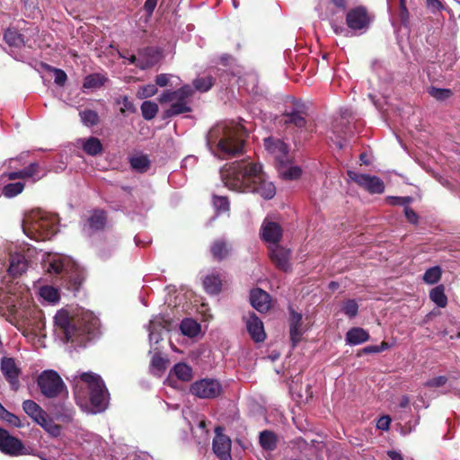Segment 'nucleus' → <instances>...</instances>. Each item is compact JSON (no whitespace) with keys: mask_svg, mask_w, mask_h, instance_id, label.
I'll return each instance as SVG.
<instances>
[{"mask_svg":"<svg viewBox=\"0 0 460 460\" xmlns=\"http://www.w3.org/2000/svg\"><path fill=\"white\" fill-rule=\"evenodd\" d=\"M220 173L225 185L232 190L258 194L264 199L276 194L274 184L267 180L260 163L241 160L226 164Z\"/></svg>","mask_w":460,"mask_h":460,"instance_id":"1","label":"nucleus"},{"mask_svg":"<svg viewBox=\"0 0 460 460\" xmlns=\"http://www.w3.org/2000/svg\"><path fill=\"white\" fill-rule=\"evenodd\" d=\"M54 320L63 340L71 342L75 347H84L100 334L99 319L92 314L86 313L74 317L68 311L61 309L57 312Z\"/></svg>","mask_w":460,"mask_h":460,"instance_id":"2","label":"nucleus"},{"mask_svg":"<svg viewBox=\"0 0 460 460\" xmlns=\"http://www.w3.org/2000/svg\"><path fill=\"white\" fill-rule=\"evenodd\" d=\"M247 131L239 123H220L207 135V145L221 159H228L243 152Z\"/></svg>","mask_w":460,"mask_h":460,"instance_id":"3","label":"nucleus"},{"mask_svg":"<svg viewBox=\"0 0 460 460\" xmlns=\"http://www.w3.org/2000/svg\"><path fill=\"white\" fill-rule=\"evenodd\" d=\"M260 237L261 241L269 243V255L272 263L278 269L288 271V250L279 245L283 237L282 226L266 217L261 226Z\"/></svg>","mask_w":460,"mask_h":460,"instance_id":"4","label":"nucleus"},{"mask_svg":"<svg viewBox=\"0 0 460 460\" xmlns=\"http://www.w3.org/2000/svg\"><path fill=\"white\" fill-rule=\"evenodd\" d=\"M24 234L35 241L51 239L57 233V224L53 217L42 211L33 212L22 224Z\"/></svg>","mask_w":460,"mask_h":460,"instance_id":"5","label":"nucleus"},{"mask_svg":"<svg viewBox=\"0 0 460 460\" xmlns=\"http://www.w3.org/2000/svg\"><path fill=\"white\" fill-rule=\"evenodd\" d=\"M194 90L189 84H184L175 91H164L158 98L160 103L172 102L164 111V118H172L192 111L190 99Z\"/></svg>","mask_w":460,"mask_h":460,"instance_id":"6","label":"nucleus"},{"mask_svg":"<svg viewBox=\"0 0 460 460\" xmlns=\"http://www.w3.org/2000/svg\"><path fill=\"white\" fill-rule=\"evenodd\" d=\"M308 105L299 99L289 96V135L295 144L300 142L308 128Z\"/></svg>","mask_w":460,"mask_h":460,"instance_id":"7","label":"nucleus"},{"mask_svg":"<svg viewBox=\"0 0 460 460\" xmlns=\"http://www.w3.org/2000/svg\"><path fill=\"white\" fill-rule=\"evenodd\" d=\"M79 378L89 389V400L94 411H103L108 405L109 394L101 376L93 372H84Z\"/></svg>","mask_w":460,"mask_h":460,"instance_id":"8","label":"nucleus"},{"mask_svg":"<svg viewBox=\"0 0 460 460\" xmlns=\"http://www.w3.org/2000/svg\"><path fill=\"white\" fill-rule=\"evenodd\" d=\"M264 147L279 176L288 179V146L283 139L269 137L264 138Z\"/></svg>","mask_w":460,"mask_h":460,"instance_id":"9","label":"nucleus"},{"mask_svg":"<svg viewBox=\"0 0 460 460\" xmlns=\"http://www.w3.org/2000/svg\"><path fill=\"white\" fill-rule=\"evenodd\" d=\"M38 386L47 398H57L62 394L68 395L66 386L61 376L55 370H45L38 377Z\"/></svg>","mask_w":460,"mask_h":460,"instance_id":"10","label":"nucleus"},{"mask_svg":"<svg viewBox=\"0 0 460 460\" xmlns=\"http://www.w3.org/2000/svg\"><path fill=\"white\" fill-rule=\"evenodd\" d=\"M346 24L354 34L365 33L370 27L374 16L365 6H357L348 11L346 14Z\"/></svg>","mask_w":460,"mask_h":460,"instance_id":"11","label":"nucleus"},{"mask_svg":"<svg viewBox=\"0 0 460 460\" xmlns=\"http://www.w3.org/2000/svg\"><path fill=\"white\" fill-rule=\"evenodd\" d=\"M347 174L352 181L370 194H381L385 191V183L377 176L359 173L352 170H348Z\"/></svg>","mask_w":460,"mask_h":460,"instance_id":"12","label":"nucleus"},{"mask_svg":"<svg viewBox=\"0 0 460 460\" xmlns=\"http://www.w3.org/2000/svg\"><path fill=\"white\" fill-rule=\"evenodd\" d=\"M191 394L201 399H213L222 393L221 384L211 378H204L194 382L190 389Z\"/></svg>","mask_w":460,"mask_h":460,"instance_id":"13","label":"nucleus"},{"mask_svg":"<svg viewBox=\"0 0 460 460\" xmlns=\"http://www.w3.org/2000/svg\"><path fill=\"white\" fill-rule=\"evenodd\" d=\"M0 451L11 456L27 455V449L22 440L10 435V433L0 428Z\"/></svg>","mask_w":460,"mask_h":460,"instance_id":"14","label":"nucleus"},{"mask_svg":"<svg viewBox=\"0 0 460 460\" xmlns=\"http://www.w3.org/2000/svg\"><path fill=\"white\" fill-rule=\"evenodd\" d=\"M0 370L12 390L18 391L21 386L19 377L22 375V369L15 359L13 358L3 357L0 359Z\"/></svg>","mask_w":460,"mask_h":460,"instance_id":"15","label":"nucleus"},{"mask_svg":"<svg viewBox=\"0 0 460 460\" xmlns=\"http://www.w3.org/2000/svg\"><path fill=\"white\" fill-rule=\"evenodd\" d=\"M224 428L217 426L215 428V438L212 443V448L215 455L220 460H232L231 447L232 441L229 437L223 433Z\"/></svg>","mask_w":460,"mask_h":460,"instance_id":"16","label":"nucleus"},{"mask_svg":"<svg viewBox=\"0 0 460 460\" xmlns=\"http://www.w3.org/2000/svg\"><path fill=\"white\" fill-rule=\"evenodd\" d=\"M84 279V271L75 265H71L62 276L61 285L75 295L80 290Z\"/></svg>","mask_w":460,"mask_h":460,"instance_id":"17","label":"nucleus"},{"mask_svg":"<svg viewBox=\"0 0 460 460\" xmlns=\"http://www.w3.org/2000/svg\"><path fill=\"white\" fill-rule=\"evenodd\" d=\"M246 323V329L252 340L256 342H263L266 339L262 321L253 312H249L247 316H243Z\"/></svg>","mask_w":460,"mask_h":460,"instance_id":"18","label":"nucleus"},{"mask_svg":"<svg viewBox=\"0 0 460 460\" xmlns=\"http://www.w3.org/2000/svg\"><path fill=\"white\" fill-rule=\"evenodd\" d=\"M210 254L215 261L227 260L233 252V245L224 238L216 239L210 245Z\"/></svg>","mask_w":460,"mask_h":460,"instance_id":"19","label":"nucleus"},{"mask_svg":"<svg viewBox=\"0 0 460 460\" xmlns=\"http://www.w3.org/2000/svg\"><path fill=\"white\" fill-rule=\"evenodd\" d=\"M302 318L301 314L289 311V338L293 346H296L302 340V336L305 332Z\"/></svg>","mask_w":460,"mask_h":460,"instance_id":"20","label":"nucleus"},{"mask_svg":"<svg viewBox=\"0 0 460 460\" xmlns=\"http://www.w3.org/2000/svg\"><path fill=\"white\" fill-rule=\"evenodd\" d=\"M250 302L260 313H266L270 308V296L261 288H254L250 293Z\"/></svg>","mask_w":460,"mask_h":460,"instance_id":"21","label":"nucleus"},{"mask_svg":"<svg viewBox=\"0 0 460 460\" xmlns=\"http://www.w3.org/2000/svg\"><path fill=\"white\" fill-rule=\"evenodd\" d=\"M22 409L36 423L46 428L47 414L37 402L32 400H25L22 402Z\"/></svg>","mask_w":460,"mask_h":460,"instance_id":"22","label":"nucleus"},{"mask_svg":"<svg viewBox=\"0 0 460 460\" xmlns=\"http://www.w3.org/2000/svg\"><path fill=\"white\" fill-rule=\"evenodd\" d=\"M28 267V261L22 253L10 254L8 273L13 278L20 277Z\"/></svg>","mask_w":460,"mask_h":460,"instance_id":"23","label":"nucleus"},{"mask_svg":"<svg viewBox=\"0 0 460 460\" xmlns=\"http://www.w3.org/2000/svg\"><path fill=\"white\" fill-rule=\"evenodd\" d=\"M203 288L208 295H218L222 291L223 280L220 273L213 271L204 277L202 281Z\"/></svg>","mask_w":460,"mask_h":460,"instance_id":"24","label":"nucleus"},{"mask_svg":"<svg viewBox=\"0 0 460 460\" xmlns=\"http://www.w3.org/2000/svg\"><path fill=\"white\" fill-rule=\"evenodd\" d=\"M3 39L4 41L11 48L21 49L26 44L24 34L13 26L8 27L4 31Z\"/></svg>","mask_w":460,"mask_h":460,"instance_id":"25","label":"nucleus"},{"mask_svg":"<svg viewBox=\"0 0 460 460\" xmlns=\"http://www.w3.org/2000/svg\"><path fill=\"white\" fill-rule=\"evenodd\" d=\"M88 226L93 231H100L104 229L107 223L106 212L102 209H95L89 217Z\"/></svg>","mask_w":460,"mask_h":460,"instance_id":"26","label":"nucleus"},{"mask_svg":"<svg viewBox=\"0 0 460 460\" xmlns=\"http://www.w3.org/2000/svg\"><path fill=\"white\" fill-rule=\"evenodd\" d=\"M83 150L88 155L96 156L102 154L103 146L98 137H90L84 142Z\"/></svg>","mask_w":460,"mask_h":460,"instance_id":"27","label":"nucleus"},{"mask_svg":"<svg viewBox=\"0 0 460 460\" xmlns=\"http://www.w3.org/2000/svg\"><path fill=\"white\" fill-rule=\"evenodd\" d=\"M368 333L362 328L355 327L348 331L346 341L349 344L357 345L368 341Z\"/></svg>","mask_w":460,"mask_h":460,"instance_id":"28","label":"nucleus"},{"mask_svg":"<svg viewBox=\"0 0 460 460\" xmlns=\"http://www.w3.org/2000/svg\"><path fill=\"white\" fill-rule=\"evenodd\" d=\"M259 442L261 447L267 451H273L277 447V437L270 430H263L260 433Z\"/></svg>","mask_w":460,"mask_h":460,"instance_id":"29","label":"nucleus"},{"mask_svg":"<svg viewBox=\"0 0 460 460\" xmlns=\"http://www.w3.org/2000/svg\"><path fill=\"white\" fill-rule=\"evenodd\" d=\"M182 334L188 337H195L200 332V325L191 318H185L180 324Z\"/></svg>","mask_w":460,"mask_h":460,"instance_id":"30","label":"nucleus"},{"mask_svg":"<svg viewBox=\"0 0 460 460\" xmlns=\"http://www.w3.org/2000/svg\"><path fill=\"white\" fill-rule=\"evenodd\" d=\"M429 298L432 302H434L438 307L444 308L447 305V297L445 295L444 286L439 285L436 288H432L429 292Z\"/></svg>","mask_w":460,"mask_h":460,"instance_id":"31","label":"nucleus"},{"mask_svg":"<svg viewBox=\"0 0 460 460\" xmlns=\"http://www.w3.org/2000/svg\"><path fill=\"white\" fill-rule=\"evenodd\" d=\"M129 164L132 169L138 172H146L150 167V160L147 155L132 156L129 158Z\"/></svg>","mask_w":460,"mask_h":460,"instance_id":"32","label":"nucleus"},{"mask_svg":"<svg viewBox=\"0 0 460 460\" xmlns=\"http://www.w3.org/2000/svg\"><path fill=\"white\" fill-rule=\"evenodd\" d=\"M216 79L212 75H206L203 77H198L193 81V86L195 90L206 93L212 88L215 84Z\"/></svg>","mask_w":460,"mask_h":460,"instance_id":"33","label":"nucleus"},{"mask_svg":"<svg viewBox=\"0 0 460 460\" xmlns=\"http://www.w3.org/2000/svg\"><path fill=\"white\" fill-rule=\"evenodd\" d=\"M107 79L100 74H91L84 77L83 87L87 89L102 86Z\"/></svg>","mask_w":460,"mask_h":460,"instance_id":"34","label":"nucleus"},{"mask_svg":"<svg viewBox=\"0 0 460 460\" xmlns=\"http://www.w3.org/2000/svg\"><path fill=\"white\" fill-rule=\"evenodd\" d=\"M140 109L143 118L146 120L153 119L156 116L159 110L158 105L155 102L150 101H145L141 104Z\"/></svg>","mask_w":460,"mask_h":460,"instance_id":"35","label":"nucleus"},{"mask_svg":"<svg viewBox=\"0 0 460 460\" xmlns=\"http://www.w3.org/2000/svg\"><path fill=\"white\" fill-rule=\"evenodd\" d=\"M175 376L181 381H190L192 378V369L185 363H178L173 367Z\"/></svg>","mask_w":460,"mask_h":460,"instance_id":"36","label":"nucleus"},{"mask_svg":"<svg viewBox=\"0 0 460 460\" xmlns=\"http://www.w3.org/2000/svg\"><path fill=\"white\" fill-rule=\"evenodd\" d=\"M82 122L87 127H93L98 124L99 116L95 111L84 110L79 113Z\"/></svg>","mask_w":460,"mask_h":460,"instance_id":"37","label":"nucleus"},{"mask_svg":"<svg viewBox=\"0 0 460 460\" xmlns=\"http://www.w3.org/2000/svg\"><path fill=\"white\" fill-rule=\"evenodd\" d=\"M24 189V183L18 181L14 183H8L4 186L2 193L6 198H13L22 193Z\"/></svg>","mask_w":460,"mask_h":460,"instance_id":"38","label":"nucleus"},{"mask_svg":"<svg viewBox=\"0 0 460 460\" xmlns=\"http://www.w3.org/2000/svg\"><path fill=\"white\" fill-rule=\"evenodd\" d=\"M428 93L431 97H433L437 101L441 102L449 99L453 95V92L451 89L438 88L435 86L429 87Z\"/></svg>","mask_w":460,"mask_h":460,"instance_id":"39","label":"nucleus"},{"mask_svg":"<svg viewBox=\"0 0 460 460\" xmlns=\"http://www.w3.org/2000/svg\"><path fill=\"white\" fill-rule=\"evenodd\" d=\"M40 164L38 163H31L28 166L21 170L22 179L33 178L34 181L41 179L42 176L39 175Z\"/></svg>","mask_w":460,"mask_h":460,"instance_id":"40","label":"nucleus"},{"mask_svg":"<svg viewBox=\"0 0 460 460\" xmlns=\"http://www.w3.org/2000/svg\"><path fill=\"white\" fill-rule=\"evenodd\" d=\"M441 269L438 266L429 268L423 275V281L427 284H435L441 278Z\"/></svg>","mask_w":460,"mask_h":460,"instance_id":"41","label":"nucleus"},{"mask_svg":"<svg viewBox=\"0 0 460 460\" xmlns=\"http://www.w3.org/2000/svg\"><path fill=\"white\" fill-rule=\"evenodd\" d=\"M0 419L6 421L9 425L16 428L23 427L20 418L7 411L4 407L0 411Z\"/></svg>","mask_w":460,"mask_h":460,"instance_id":"42","label":"nucleus"},{"mask_svg":"<svg viewBox=\"0 0 460 460\" xmlns=\"http://www.w3.org/2000/svg\"><path fill=\"white\" fill-rule=\"evenodd\" d=\"M40 296L49 302H57L59 300L58 290L51 286H44L40 288Z\"/></svg>","mask_w":460,"mask_h":460,"instance_id":"43","label":"nucleus"},{"mask_svg":"<svg viewBox=\"0 0 460 460\" xmlns=\"http://www.w3.org/2000/svg\"><path fill=\"white\" fill-rule=\"evenodd\" d=\"M23 4V13L28 18L35 17L36 13L40 12L37 0H22Z\"/></svg>","mask_w":460,"mask_h":460,"instance_id":"44","label":"nucleus"},{"mask_svg":"<svg viewBox=\"0 0 460 460\" xmlns=\"http://www.w3.org/2000/svg\"><path fill=\"white\" fill-rule=\"evenodd\" d=\"M358 305L354 299L347 300L342 307V312L349 316V318H353L358 314Z\"/></svg>","mask_w":460,"mask_h":460,"instance_id":"45","label":"nucleus"},{"mask_svg":"<svg viewBox=\"0 0 460 460\" xmlns=\"http://www.w3.org/2000/svg\"><path fill=\"white\" fill-rule=\"evenodd\" d=\"M71 265H65V263L62 261L59 260H54L52 262H50L49 267V271L50 273H54L57 275H61V277L66 273V270L69 269Z\"/></svg>","mask_w":460,"mask_h":460,"instance_id":"46","label":"nucleus"},{"mask_svg":"<svg viewBox=\"0 0 460 460\" xmlns=\"http://www.w3.org/2000/svg\"><path fill=\"white\" fill-rule=\"evenodd\" d=\"M168 360L163 358L159 354H155L151 360V366L158 371H164L166 369Z\"/></svg>","mask_w":460,"mask_h":460,"instance_id":"47","label":"nucleus"},{"mask_svg":"<svg viewBox=\"0 0 460 460\" xmlns=\"http://www.w3.org/2000/svg\"><path fill=\"white\" fill-rule=\"evenodd\" d=\"M158 92V89L155 84H149L146 85L142 86L139 91L138 94L141 98H149L156 94Z\"/></svg>","mask_w":460,"mask_h":460,"instance_id":"48","label":"nucleus"},{"mask_svg":"<svg viewBox=\"0 0 460 460\" xmlns=\"http://www.w3.org/2000/svg\"><path fill=\"white\" fill-rule=\"evenodd\" d=\"M388 348V344L386 342H382L380 345H370L365 347L362 351L364 353H379L384 351Z\"/></svg>","mask_w":460,"mask_h":460,"instance_id":"49","label":"nucleus"},{"mask_svg":"<svg viewBox=\"0 0 460 460\" xmlns=\"http://www.w3.org/2000/svg\"><path fill=\"white\" fill-rule=\"evenodd\" d=\"M386 200L391 205H403L404 207L406 204L410 203L411 201V197H393L389 196L386 198Z\"/></svg>","mask_w":460,"mask_h":460,"instance_id":"50","label":"nucleus"},{"mask_svg":"<svg viewBox=\"0 0 460 460\" xmlns=\"http://www.w3.org/2000/svg\"><path fill=\"white\" fill-rule=\"evenodd\" d=\"M404 215L408 222L412 225H417L419 222V216L417 213L410 207H404Z\"/></svg>","mask_w":460,"mask_h":460,"instance_id":"51","label":"nucleus"},{"mask_svg":"<svg viewBox=\"0 0 460 460\" xmlns=\"http://www.w3.org/2000/svg\"><path fill=\"white\" fill-rule=\"evenodd\" d=\"M447 378L446 376H439L427 381L425 385L429 387H439L443 386L447 383Z\"/></svg>","mask_w":460,"mask_h":460,"instance_id":"52","label":"nucleus"},{"mask_svg":"<svg viewBox=\"0 0 460 460\" xmlns=\"http://www.w3.org/2000/svg\"><path fill=\"white\" fill-rule=\"evenodd\" d=\"M53 72L55 75V83L58 85H64L67 79V75L65 71L59 68H53Z\"/></svg>","mask_w":460,"mask_h":460,"instance_id":"53","label":"nucleus"},{"mask_svg":"<svg viewBox=\"0 0 460 460\" xmlns=\"http://www.w3.org/2000/svg\"><path fill=\"white\" fill-rule=\"evenodd\" d=\"M427 7L431 13H436L443 8L442 3L439 0H427Z\"/></svg>","mask_w":460,"mask_h":460,"instance_id":"54","label":"nucleus"},{"mask_svg":"<svg viewBox=\"0 0 460 460\" xmlns=\"http://www.w3.org/2000/svg\"><path fill=\"white\" fill-rule=\"evenodd\" d=\"M390 423H391L390 417L383 416V417L379 418V420H377L376 427H377V429H379L381 430H387V429H389Z\"/></svg>","mask_w":460,"mask_h":460,"instance_id":"55","label":"nucleus"},{"mask_svg":"<svg viewBox=\"0 0 460 460\" xmlns=\"http://www.w3.org/2000/svg\"><path fill=\"white\" fill-rule=\"evenodd\" d=\"M169 84V75L167 74H160L155 77V85L160 87H164Z\"/></svg>","mask_w":460,"mask_h":460,"instance_id":"56","label":"nucleus"},{"mask_svg":"<svg viewBox=\"0 0 460 460\" xmlns=\"http://www.w3.org/2000/svg\"><path fill=\"white\" fill-rule=\"evenodd\" d=\"M302 175V169L298 166L289 165V181L297 180Z\"/></svg>","mask_w":460,"mask_h":460,"instance_id":"57","label":"nucleus"},{"mask_svg":"<svg viewBox=\"0 0 460 460\" xmlns=\"http://www.w3.org/2000/svg\"><path fill=\"white\" fill-rule=\"evenodd\" d=\"M157 5V0H146L144 4V10L148 15H152Z\"/></svg>","mask_w":460,"mask_h":460,"instance_id":"58","label":"nucleus"},{"mask_svg":"<svg viewBox=\"0 0 460 460\" xmlns=\"http://www.w3.org/2000/svg\"><path fill=\"white\" fill-rule=\"evenodd\" d=\"M48 432L52 434L53 436H58L60 433V426L57 424H51L47 421L46 428H44Z\"/></svg>","mask_w":460,"mask_h":460,"instance_id":"59","label":"nucleus"},{"mask_svg":"<svg viewBox=\"0 0 460 460\" xmlns=\"http://www.w3.org/2000/svg\"><path fill=\"white\" fill-rule=\"evenodd\" d=\"M125 111H129L131 112L136 111V108L134 107V104L128 99V97H125L123 99V108L120 109V111L122 113H124Z\"/></svg>","mask_w":460,"mask_h":460,"instance_id":"60","label":"nucleus"},{"mask_svg":"<svg viewBox=\"0 0 460 460\" xmlns=\"http://www.w3.org/2000/svg\"><path fill=\"white\" fill-rule=\"evenodd\" d=\"M387 455L389 456V457L392 460H404L402 454L397 451H394V450L388 451Z\"/></svg>","mask_w":460,"mask_h":460,"instance_id":"61","label":"nucleus"},{"mask_svg":"<svg viewBox=\"0 0 460 460\" xmlns=\"http://www.w3.org/2000/svg\"><path fill=\"white\" fill-rule=\"evenodd\" d=\"M7 177L9 180H16V179H22L21 170L17 172H11L7 174Z\"/></svg>","mask_w":460,"mask_h":460,"instance_id":"62","label":"nucleus"},{"mask_svg":"<svg viewBox=\"0 0 460 460\" xmlns=\"http://www.w3.org/2000/svg\"><path fill=\"white\" fill-rule=\"evenodd\" d=\"M409 403H410L409 397L406 395H403L400 401L399 405L401 408H405L409 405Z\"/></svg>","mask_w":460,"mask_h":460,"instance_id":"63","label":"nucleus"},{"mask_svg":"<svg viewBox=\"0 0 460 460\" xmlns=\"http://www.w3.org/2000/svg\"><path fill=\"white\" fill-rule=\"evenodd\" d=\"M335 6L339 8H345L347 0H331Z\"/></svg>","mask_w":460,"mask_h":460,"instance_id":"64","label":"nucleus"}]
</instances>
